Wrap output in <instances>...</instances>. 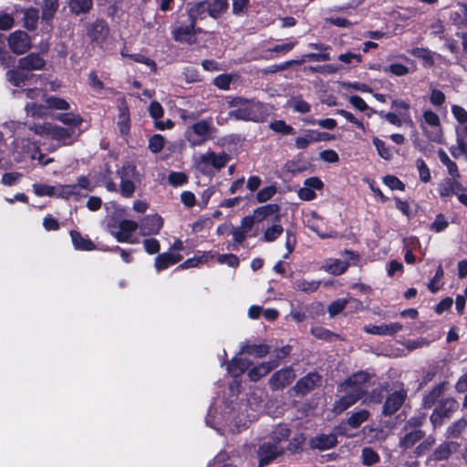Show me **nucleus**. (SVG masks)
I'll return each mask as SVG.
<instances>
[{
    "label": "nucleus",
    "instance_id": "obj_60",
    "mask_svg": "<svg viewBox=\"0 0 467 467\" xmlns=\"http://www.w3.org/2000/svg\"><path fill=\"white\" fill-rule=\"evenodd\" d=\"M384 72H389L395 76H405L409 73V68L400 63L391 64L388 68H384Z\"/></svg>",
    "mask_w": 467,
    "mask_h": 467
},
{
    "label": "nucleus",
    "instance_id": "obj_45",
    "mask_svg": "<svg viewBox=\"0 0 467 467\" xmlns=\"http://www.w3.org/2000/svg\"><path fill=\"white\" fill-rule=\"evenodd\" d=\"M284 232V228L280 224H274L268 227L264 233V241L265 242H274Z\"/></svg>",
    "mask_w": 467,
    "mask_h": 467
},
{
    "label": "nucleus",
    "instance_id": "obj_32",
    "mask_svg": "<svg viewBox=\"0 0 467 467\" xmlns=\"http://www.w3.org/2000/svg\"><path fill=\"white\" fill-rule=\"evenodd\" d=\"M56 196L69 199L70 197H75L76 200L82 196H86V194H81L79 191H78V186H74L73 184H66V185H57Z\"/></svg>",
    "mask_w": 467,
    "mask_h": 467
},
{
    "label": "nucleus",
    "instance_id": "obj_59",
    "mask_svg": "<svg viewBox=\"0 0 467 467\" xmlns=\"http://www.w3.org/2000/svg\"><path fill=\"white\" fill-rule=\"evenodd\" d=\"M417 168L419 170L420 181L428 182L431 180L430 170L422 159H418L416 161Z\"/></svg>",
    "mask_w": 467,
    "mask_h": 467
},
{
    "label": "nucleus",
    "instance_id": "obj_56",
    "mask_svg": "<svg viewBox=\"0 0 467 467\" xmlns=\"http://www.w3.org/2000/svg\"><path fill=\"white\" fill-rule=\"evenodd\" d=\"M23 178V174L18 171L6 172L2 176V183L5 186H13Z\"/></svg>",
    "mask_w": 467,
    "mask_h": 467
},
{
    "label": "nucleus",
    "instance_id": "obj_38",
    "mask_svg": "<svg viewBox=\"0 0 467 467\" xmlns=\"http://www.w3.org/2000/svg\"><path fill=\"white\" fill-rule=\"evenodd\" d=\"M56 119L67 126H71L70 128L74 129L75 127L80 125L83 121V119L80 115L74 114L72 112L58 114Z\"/></svg>",
    "mask_w": 467,
    "mask_h": 467
},
{
    "label": "nucleus",
    "instance_id": "obj_10",
    "mask_svg": "<svg viewBox=\"0 0 467 467\" xmlns=\"http://www.w3.org/2000/svg\"><path fill=\"white\" fill-rule=\"evenodd\" d=\"M284 451L283 447L276 443L264 442L258 449L259 467L270 464L273 460L281 455Z\"/></svg>",
    "mask_w": 467,
    "mask_h": 467
},
{
    "label": "nucleus",
    "instance_id": "obj_1",
    "mask_svg": "<svg viewBox=\"0 0 467 467\" xmlns=\"http://www.w3.org/2000/svg\"><path fill=\"white\" fill-rule=\"evenodd\" d=\"M228 107L231 109L228 112L230 118L236 120L258 122L262 119L261 104L254 100H249L241 97L234 98L229 100Z\"/></svg>",
    "mask_w": 467,
    "mask_h": 467
},
{
    "label": "nucleus",
    "instance_id": "obj_22",
    "mask_svg": "<svg viewBox=\"0 0 467 467\" xmlns=\"http://www.w3.org/2000/svg\"><path fill=\"white\" fill-rule=\"evenodd\" d=\"M277 367V360H269L262 362L248 371V377L252 381H258L261 378L267 375L272 369Z\"/></svg>",
    "mask_w": 467,
    "mask_h": 467
},
{
    "label": "nucleus",
    "instance_id": "obj_13",
    "mask_svg": "<svg viewBox=\"0 0 467 467\" xmlns=\"http://www.w3.org/2000/svg\"><path fill=\"white\" fill-rule=\"evenodd\" d=\"M337 436L336 432L321 433L311 438L309 445L312 449L328 450L337 444Z\"/></svg>",
    "mask_w": 467,
    "mask_h": 467
},
{
    "label": "nucleus",
    "instance_id": "obj_61",
    "mask_svg": "<svg viewBox=\"0 0 467 467\" xmlns=\"http://www.w3.org/2000/svg\"><path fill=\"white\" fill-rule=\"evenodd\" d=\"M448 226V222L442 213L437 214L434 222L431 224V230L440 233Z\"/></svg>",
    "mask_w": 467,
    "mask_h": 467
},
{
    "label": "nucleus",
    "instance_id": "obj_46",
    "mask_svg": "<svg viewBox=\"0 0 467 467\" xmlns=\"http://www.w3.org/2000/svg\"><path fill=\"white\" fill-rule=\"evenodd\" d=\"M290 429L285 424H279L275 427L272 434V439L275 443L278 444L280 441L286 440L290 435Z\"/></svg>",
    "mask_w": 467,
    "mask_h": 467
},
{
    "label": "nucleus",
    "instance_id": "obj_4",
    "mask_svg": "<svg viewBox=\"0 0 467 467\" xmlns=\"http://www.w3.org/2000/svg\"><path fill=\"white\" fill-rule=\"evenodd\" d=\"M117 175L120 179V194L125 198L132 197L136 190L135 180L138 176L135 166L127 163L117 171Z\"/></svg>",
    "mask_w": 467,
    "mask_h": 467
},
{
    "label": "nucleus",
    "instance_id": "obj_3",
    "mask_svg": "<svg viewBox=\"0 0 467 467\" xmlns=\"http://www.w3.org/2000/svg\"><path fill=\"white\" fill-rule=\"evenodd\" d=\"M459 402L452 397L441 399L433 410L430 420L434 428L440 427L458 410Z\"/></svg>",
    "mask_w": 467,
    "mask_h": 467
},
{
    "label": "nucleus",
    "instance_id": "obj_19",
    "mask_svg": "<svg viewBox=\"0 0 467 467\" xmlns=\"http://www.w3.org/2000/svg\"><path fill=\"white\" fill-rule=\"evenodd\" d=\"M280 206L275 203H270L264 206H260L254 211V215L258 223L263 222L266 218L275 215V221H279L281 215L279 213Z\"/></svg>",
    "mask_w": 467,
    "mask_h": 467
},
{
    "label": "nucleus",
    "instance_id": "obj_21",
    "mask_svg": "<svg viewBox=\"0 0 467 467\" xmlns=\"http://www.w3.org/2000/svg\"><path fill=\"white\" fill-rule=\"evenodd\" d=\"M459 178L445 179L438 188L441 197H448L464 191L462 184L458 181Z\"/></svg>",
    "mask_w": 467,
    "mask_h": 467
},
{
    "label": "nucleus",
    "instance_id": "obj_44",
    "mask_svg": "<svg viewBox=\"0 0 467 467\" xmlns=\"http://www.w3.org/2000/svg\"><path fill=\"white\" fill-rule=\"evenodd\" d=\"M288 105L296 112L305 114L310 111V105L300 97H293Z\"/></svg>",
    "mask_w": 467,
    "mask_h": 467
},
{
    "label": "nucleus",
    "instance_id": "obj_58",
    "mask_svg": "<svg viewBox=\"0 0 467 467\" xmlns=\"http://www.w3.org/2000/svg\"><path fill=\"white\" fill-rule=\"evenodd\" d=\"M383 182L391 190L403 191L405 189V184L399 178H397L394 175L385 176L383 179Z\"/></svg>",
    "mask_w": 467,
    "mask_h": 467
},
{
    "label": "nucleus",
    "instance_id": "obj_14",
    "mask_svg": "<svg viewBox=\"0 0 467 467\" xmlns=\"http://www.w3.org/2000/svg\"><path fill=\"white\" fill-rule=\"evenodd\" d=\"M109 28L104 19H96L88 26L87 34L92 41H103L107 38Z\"/></svg>",
    "mask_w": 467,
    "mask_h": 467
},
{
    "label": "nucleus",
    "instance_id": "obj_50",
    "mask_svg": "<svg viewBox=\"0 0 467 467\" xmlns=\"http://www.w3.org/2000/svg\"><path fill=\"white\" fill-rule=\"evenodd\" d=\"M33 187L37 196H56L57 186L35 183Z\"/></svg>",
    "mask_w": 467,
    "mask_h": 467
},
{
    "label": "nucleus",
    "instance_id": "obj_30",
    "mask_svg": "<svg viewBox=\"0 0 467 467\" xmlns=\"http://www.w3.org/2000/svg\"><path fill=\"white\" fill-rule=\"evenodd\" d=\"M406 434L400 439V445L405 449H409L414 445L415 442L420 441L425 432L420 429L406 430Z\"/></svg>",
    "mask_w": 467,
    "mask_h": 467
},
{
    "label": "nucleus",
    "instance_id": "obj_17",
    "mask_svg": "<svg viewBox=\"0 0 467 467\" xmlns=\"http://www.w3.org/2000/svg\"><path fill=\"white\" fill-rule=\"evenodd\" d=\"M329 60H331V57L328 53H309V54L304 55L300 60H291V61H287L282 65L275 66V69H273L272 72H275L277 70H285L289 66H291L293 64L300 65V64L305 63L306 61L325 62V61H329Z\"/></svg>",
    "mask_w": 467,
    "mask_h": 467
},
{
    "label": "nucleus",
    "instance_id": "obj_43",
    "mask_svg": "<svg viewBox=\"0 0 467 467\" xmlns=\"http://www.w3.org/2000/svg\"><path fill=\"white\" fill-rule=\"evenodd\" d=\"M457 146H451L450 151L454 158H459L461 155L467 154V143L464 141L463 137L457 130Z\"/></svg>",
    "mask_w": 467,
    "mask_h": 467
},
{
    "label": "nucleus",
    "instance_id": "obj_25",
    "mask_svg": "<svg viewBox=\"0 0 467 467\" xmlns=\"http://www.w3.org/2000/svg\"><path fill=\"white\" fill-rule=\"evenodd\" d=\"M207 16H209V2L196 3L188 9V18L194 24L199 19H204Z\"/></svg>",
    "mask_w": 467,
    "mask_h": 467
},
{
    "label": "nucleus",
    "instance_id": "obj_9",
    "mask_svg": "<svg viewBox=\"0 0 467 467\" xmlns=\"http://www.w3.org/2000/svg\"><path fill=\"white\" fill-rule=\"evenodd\" d=\"M407 399V390L400 389L389 394L382 407V414L385 417L395 414L403 405Z\"/></svg>",
    "mask_w": 467,
    "mask_h": 467
},
{
    "label": "nucleus",
    "instance_id": "obj_41",
    "mask_svg": "<svg viewBox=\"0 0 467 467\" xmlns=\"http://www.w3.org/2000/svg\"><path fill=\"white\" fill-rule=\"evenodd\" d=\"M352 301L356 305H361L359 301L357 300H348V299H337L334 302H332L327 308V311L331 317H335L336 315L339 314L347 306L348 302Z\"/></svg>",
    "mask_w": 467,
    "mask_h": 467
},
{
    "label": "nucleus",
    "instance_id": "obj_57",
    "mask_svg": "<svg viewBox=\"0 0 467 467\" xmlns=\"http://www.w3.org/2000/svg\"><path fill=\"white\" fill-rule=\"evenodd\" d=\"M435 443V439L432 436H429L423 441H421L415 449L417 456H420L428 452Z\"/></svg>",
    "mask_w": 467,
    "mask_h": 467
},
{
    "label": "nucleus",
    "instance_id": "obj_31",
    "mask_svg": "<svg viewBox=\"0 0 467 467\" xmlns=\"http://www.w3.org/2000/svg\"><path fill=\"white\" fill-rule=\"evenodd\" d=\"M270 348L267 345L260 344V345H250L245 344L241 348V354H249L254 356L255 358H263L269 353Z\"/></svg>",
    "mask_w": 467,
    "mask_h": 467
},
{
    "label": "nucleus",
    "instance_id": "obj_63",
    "mask_svg": "<svg viewBox=\"0 0 467 467\" xmlns=\"http://www.w3.org/2000/svg\"><path fill=\"white\" fill-rule=\"evenodd\" d=\"M119 230L130 235L138 229L139 224L134 221L125 219L119 222Z\"/></svg>",
    "mask_w": 467,
    "mask_h": 467
},
{
    "label": "nucleus",
    "instance_id": "obj_15",
    "mask_svg": "<svg viewBox=\"0 0 467 467\" xmlns=\"http://www.w3.org/2000/svg\"><path fill=\"white\" fill-rule=\"evenodd\" d=\"M163 224L162 218L158 214L147 215L141 221L140 229L141 235H151L159 234Z\"/></svg>",
    "mask_w": 467,
    "mask_h": 467
},
{
    "label": "nucleus",
    "instance_id": "obj_29",
    "mask_svg": "<svg viewBox=\"0 0 467 467\" xmlns=\"http://www.w3.org/2000/svg\"><path fill=\"white\" fill-rule=\"evenodd\" d=\"M26 70L19 69V66L16 69L8 70L5 74L6 80L15 87H20L24 85L30 78Z\"/></svg>",
    "mask_w": 467,
    "mask_h": 467
},
{
    "label": "nucleus",
    "instance_id": "obj_6",
    "mask_svg": "<svg viewBox=\"0 0 467 467\" xmlns=\"http://www.w3.org/2000/svg\"><path fill=\"white\" fill-rule=\"evenodd\" d=\"M229 160L230 157L225 152L216 154L213 151H208L199 157L197 165L202 171H206L210 167H213L215 170H221L226 165Z\"/></svg>",
    "mask_w": 467,
    "mask_h": 467
},
{
    "label": "nucleus",
    "instance_id": "obj_42",
    "mask_svg": "<svg viewBox=\"0 0 467 467\" xmlns=\"http://www.w3.org/2000/svg\"><path fill=\"white\" fill-rule=\"evenodd\" d=\"M46 108L59 110H67L69 109V104L67 100L61 98L51 96L46 99Z\"/></svg>",
    "mask_w": 467,
    "mask_h": 467
},
{
    "label": "nucleus",
    "instance_id": "obj_20",
    "mask_svg": "<svg viewBox=\"0 0 467 467\" xmlns=\"http://www.w3.org/2000/svg\"><path fill=\"white\" fill-rule=\"evenodd\" d=\"M400 323H390L383 324L379 326H368L365 327L364 330L368 334L379 335V336H392L402 329Z\"/></svg>",
    "mask_w": 467,
    "mask_h": 467
},
{
    "label": "nucleus",
    "instance_id": "obj_55",
    "mask_svg": "<svg viewBox=\"0 0 467 467\" xmlns=\"http://www.w3.org/2000/svg\"><path fill=\"white\" fill-rule=\"evenodd\" d=\"M38 16L36 10H27L25 13L24 22L25 26L28 30H34L36 27Z\"/></svg>",
    "mask_w": 467,
    "mask_h": 467
},
{
    "label": "nucleus",
    "instance_id": "obj_8",
    "mask_svg": "<svg viewBox=\"0 0 467 467\" xmlns=\"http://www.w3.org/2000/svg\"><path fill=\"white\" fill-rule=\"evenodd\" d=\"M7 41L10 49L16 55H22L31 47V37L22 30L11 33Z\"/></svg>",
    "mask_w": 467,
    "mask_h": 467
},
{
    "label": "nucleus",
    "instance_id": "obj_16",
    "mask_svg": "<svg viewBox=\"0 0 467 467\" xmlns=\"http://www.w3.org/2000/svg\"><path fill=\"white\" fill-rule=\"evenodd\" d=\"M19 69L26 71L40 70L44 68L46 61L37 53H30L18 60Z\"/></svg>",
    "mask_w": 467,
    "mask_h": 467
},
{
    "label": "nucleus",
    "instance_id": "obj_12",
    "mask_svg": "<svg viewBox=\"0 0 467 467\" xmlns=\"http://www.w3.org/2000/svg\"><path fill=\"white\" fill-rule=\"evenodd\" d=\"M195 25L194 22L188 18L185 24H182L173 30L172 34L174 39L178 42H187L191 44V37L201 32L200 28H195Z\"/></svg>",
    "mask_w": 467,
    "mask_h": 467
},
{
    "label": "nucleus",
    "instance_id": "obj_34",
    "mask_svg": "<svg viewBox=\"0 0 467 467\" xmlns=\"http://www.w3.org/2000/svg\"><path fill=\"white\" fill-rule=\"evenodd\" d=\"M93 0H70L69 9L75 15L87 14L92 8Z\"/></svg>",
    "mask_w": 467,
    "mask_h": 467
},
{
    "label": "nucleus",
    "instance_id": "obj_49",
    "mask_svg": "<svg viewBox=\"0 0 467 467\" xmlns=\"http://www.w3.org/2000/svg\"><path fill=\"white\" fill-rule=\"evenodd\" d=\"M373 144L376 147L379 155L384 160H390L392 152L389 148L386 147L385 142L379 138L373 139Z\"/></svg>",
    "mask_w": 467,
    "mask_h": 467
},
{
    "label": "nucleus",
    "instance_id": "obj_33",
    "mask_svg": "<svg viewBox=\"0 0 467 467\" xmlns=\"http://www.w3.org/2000/svg\"><path fill=\"white\" fill-rule=\"evenodd\" d=\"M119 121L118 126L122 135L128 134L130 131V114L129 109L125 102H122L119 107Z\"/></svg>",
    "mask_w": 467,
    "mask_h": 467
},
{
    "label": "nucleus",
    "instance_id": "obj_40",
    "mask_svg": "<svg viewBox=\"0 0 467 467\" xmlns=\"http://www.w3.org/2000/svg\"><path fill=\"white\" fill-rule=\"evenodd\" d=\"M58 8V0H44L42 5V18L50 20Z\"/></svg>",
    "mask_w": 467,
    "mask_h": 467
},
{
    "label": "nucleus",
    "instance_id": "obj_26",
    "mask_svg": "<svg viewBox=\"0 0 467 467\" xmlns=\"http://www.w3.org/2000/svg\"><path fill=\"white\" fill-rule=\"evenodd\" d=\"M70 236L77 250L92 251L96 249L95 244L90 239L84 237L79 232L72 230L70 231Z\"/></svg>",
    "mask_w": 467,
    "mask_h": 467
},
{
    "label": "nucleus",
    "instance_id": "obj_48",
    "mask_svg": "<svg viewBox=\"0 0 467 467\" xmlns=\"http://www.w3.org/2000/svg\"><path fill=\"white\" fill-rule=\"evenodd\" d=\"M346 380L360 389H366L365 384L369 380V375L364 371H360L352 375Z\"/></svg>",
    "mask_w": 467,
    "mask_h": 467
},
{
    "label": "nucleus",
    "instance_id": "obj_39",
    "mask_svg": "<svg viewBox=\"0 0 467 467\" xmlns=\"http://www.w3.org/2000/svg\"><path fill=\"white\" fill-rule=\"evenodd\" d=\"M227 8V0H214L212 3H209V16L213 18H217L219 16L224 13Z\"/></svg>",
    "mask_w": 467,
    "mask_h": 467
},
{
    "label": "nucleus",
    "instance_id": "obj_52",
    "mask_svg": "<svg viewBox=\"0 0 467 467\" xmlns=\"http://www.w3.org/2000/svg\"><path fill=\"white\" fill-rule=\"evenodd\" d=\"M276 192V187L275 186H267L263 189H261L256 193V201L258 202H265L268 200H270Z\"/></svg>",
    "mask_w": 467,
    "mask_h": 467
},
{
    "label": "nucleus",
    "instance_id": "obj_7",
    "mask_svg": "<svg viewBox=\"0 0 467 467\" xmlns=\"http://www.w3.org/2000/svg\"><path fill=\"white\" fill-rule=\"evenodd\" d=\"M321 383V375L317 372H309L296 381V385L293 387V390L297 396H305L319 387Z\"/></svg>",
    "mask_w": 467,
    "mask_h": 467
},
{
    "label": "nucleus",
    "instance_id": "obj_18",
    "mask_svg": "<svg viewBox=\"0 0 467 467\" xmlns=\"http://www.w3.org/2000/svg\"><path fill=\"white\" fill-rule=\"evenodd\" d=\"M460 444L455 441L443 442L440 444L432 452L429 461H443L449 459L452 452L456 451Z\"/></svg>",
    "mask_w": 467,
    "mask_h": 467
},
{
    "label": "nucleus",
    "instance_id": "obj_53",
    "mask_svg": "<svg viewBox=\"0 0 467 467\" xmlns=\"http://www.w3.org/2000/svg\"><path fill=\"white\" fill-rule=\"evenodd\" d=\"M270 128L275 132L282 134H294L295 130L290 125H287L284 120H275L270 123Z\"/></svg>",
    "mask_w": 467,
    "mask_h": 467
},
{
    "label": "nucleus",
    "instance_id": "obj_35",
    "mask_svg": "<svg viewBox=\"0 0 467 467\" xmlns=\"http://www.w3.org/2000/svg\"><path fill=\"white\" fill-rule=\"evenodd\" d=\"M438 156L441 162L447 167L448 173L454 178H460L461 175L457 164L449 158L442 149L439 150Z\"/></svg>",
    "mask_w": 467,
    "mask_h": 467
},
{
    "label": "nucleus",
    "instance_id": "obj_51",
    "mask_svg": "<svg viewBox=\"0 0 467 467\" xmlns=\"http://www.w3.org/2000/svg\"><path fill=\"white\" fill-rule=\"evenodd\" d=\"M164 147V138L161 134L153 135L149 141V149L153 153H159Z\"/></svg>",
    "mask_w": 467,
    "mask_h": 467
},
{
    "label": "nucleus",
    "instance_id": "obj_47",
    "mask_svg": "<svg viewBox=\"0 0 467 467\" xmlns=\"http://www.w3.org/2000/svg\"><path fill=\"white\" fill-rule=\"evenodd\" d=\"M361 457L363 464L368 466L376 464L379 461L378 453L369 447H366L362 450Z\"/></svg>",
    "mask_w": 467,
    "mask_h": 467
},
{
    "label": "nucleus",
    "instance_id": "obj_5",
    "mask_svg": "<svg viewBox=\"0 0 467 467\" xmlns=\"http://www.w3.org/2000/svg\"><path fill=\"white\" fill-rule=\"evenodd\" d=\"M213 131L214 128L211 121L203 119L192 124L186 131V137L191 145L199 146L206 141Z\"/></svg>",
    "mask_w": 467,
    "mask_h": 467
},
{
    "label": "nucleus",
    "instance_id": "obj_27",
    "mask_svg": "<svg viewBox=\"0 0 467 467\" xmlns=\"http://www.w3.org/2000/svg\"><path fill=\"white\" fill-rule=\"evenodd\" d=\"M252 362L248 358H234L228 365V371L233 377H239L246 371Z\"/></svg>",
    "mask_w": 467,
    "mask_h": 467
},
{
    "label": "nucleus",
    "instance_id": "obj_54",
    "mask_svg": "<svg viewBox=\"0 0 467 467\" xmlns=\"http://www.w3.org/2000/svg\"><path fill=\"white\" fill-rule=\"evenodd\" d=\"M318 281L297 280L296 286L298 290L310 293L316 291L319 286Z\"/></svg>",
    "mask_w": 467,
    "mask_h": 467
},
{
    "label": "nucleus",
    "instance_id": "obj_28",
    "mask_svg": "<svg viewBox=\"0 0 467 467\" xmlns=\"http://www.w3.org/2000/svg\"><path fill=\"white\" fill-rule=\"evenodd\" d=\"M76 130L74 128H63L60 126H53L50 129V134L52 138L57 140H61L65 145L72 143V140L67 141L75 135Z\"/></svg>",
    "mask_w": 467,
    "mask_h": 467
},
{
    "label": "nucleus",
    "instance_id": "obj_36",
    "mask_svg": "<svg viewBox=\"0 0 467 467\" xmlns=\"http://www.w3.org/2000/svg\"><path fill=\"white\" fill-rule=\"evenodd\" d=\"M467 427V420L465 419H460L453 423H451L446 431V437L448 439H454L460 437L462 432Z\"/></svg>",
    "mask_w": 467,
    "mask_h": 467
},
{
    "label": "nucleus",
    "instance_id": "obj_23",
    "mask_svg": "<svg viewBox=\"0 0 467 467\" xmlns=\"http://www.w3.org/2000/svg\"><path fill=\"white\" fill-rule=\"evenodd\" d=\"M181 254H173L171 253H162L155 258L154 266L158 272L167 269L170 265H175L182 261Z\"/></svg>",
    "mask_w": 467,
    "mask_h": 467
},
{
    "label": "nucleus",
    "instance_id": "obj_2",
    "mask_svg": "<svg viewBox=\"0 0 467 467\" xmlns=\"http://www.w3.org/2000/svg\"><path fill=\"white\" fill-rule=\"evenodd\" d=\"M338 390L344 393L343 396L335 403L334 410L338 413L344 411L362 399L367 392V389H360L348 380H345L340 384Z\"/></svg>",
    "mask_w": 467,
    "mask_h": 467
},
{
    "label": "nucleus",
    "instance_id": "obj_24",
    "mask_svg": "<svg viewBox=\"0 0 467 467\" xmlns=\"http://www.w3.org/2000/svg\"><path fill=\"white\" fill-rule=\"evenodd\" d=\"M447 382H441L432 388L431 390L424 397L423 404L425 408H431L437 405L439 400L442 399V395L446 389Z\"/></svg>",
    "mask_w": 467,
    "mask_h": 467
},
{
    "label": "nucleus",
    "instance_id": "obj_64",
    "mask_svg": "<svg viewBox=\"0 0 467 467\" xmlns=\"http://www.w3.org/2000/svg\"><path fill=\"white\" fill-rule=\"evenodd\" d=\"M452 114L456 118V119L462 123L466 124L467 123V111L461 106L454 105L451 108Z\"/></svg>",
    "mask_w": 467,
    "mask_h": 467
},
{
    "label": "nucleus",
    "instance_id": "obj_37",
    "mask_svg": "<svg viewBox=\"0 0 467 467\" xmlns=\"http://www.w3.org/2000/svg\"><path fill=\"white\" fill-rule=\"evenodd\" d=\"M369 417V411L367 410H360L352 413L347 422L351 428H358L363 422H365Z\"/></svg>",
    "mask_w": 467,
    "mask_h": 467
},
{
    "label": "nucleus",
    "instance_id": "obj_62",
    "mask_svg": "<svg viewBox=\"0 0 467 467\" xmlns=\"http://www.w3.org/2000/svg\"><path fill=\"white\" fill-rule=\"evenodd\" d=\"M146 252L150 254H157L160 251V243L157 239L149 238L143 240Z\"/></svg>",
    "mask_w": 467,
    "mask_h": 467
},
{
    "label": "nucleus",
    "instance_id": "obj_11",
    "mask_svg": "<svg viewBox=\"0 0 467 467\" xmlns=\"http://www.w3.org/2000/svg\"><path fill=\"white\" fill-rule=\"evenodd\" d=\"M296 378V374L291 368H282L274 373L269 379V385L273 390L283 389L289 385Z\"/></svg>",
    "mask_w": 467,
    "mask_h": 467
}]
</instances>
